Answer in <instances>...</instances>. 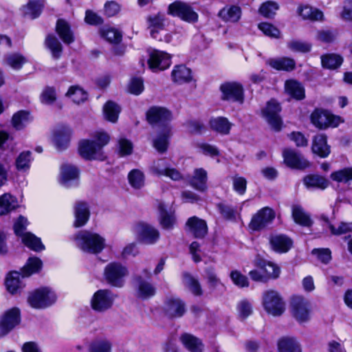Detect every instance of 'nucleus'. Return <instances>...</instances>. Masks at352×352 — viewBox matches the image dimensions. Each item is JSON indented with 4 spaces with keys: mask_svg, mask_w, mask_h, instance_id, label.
I'll use <instances>...</instances> for the list:
<instances>
[{
    "mask_svg": "<svg viewBox=\"0 0 352 352\" xmlns=\"http://www.w3.org/2000/svg\"><path fill=\"white\" fill-rule=\"evenodd\" d=\"M146 117L149 123L160 126L159 133L153 140V146L157 151L164 153L167 149L168 139L172 135V128L170 125L172 120L171 112L164 107H153L148 111Z\"/></svg>",
    "mask_w": 352,
    "mask_h": 352,
    "instance_id": "nucleus-1",
    "label": "nucleus"
},
{
    "mask_svg": "<svg viewBox=\"0 0 352 352\" xmlns=\"http://www.w3.org/2000/svg\"><path fill=\"white\" fill-rule=\"evenodd\" d=\"M42 267V261L37 257H31L22 269V274L18 272H12L8 274L5 280V285L8 292L12 294L20 292L25 287L23 278L28 277L34 273H37Z\"/></svg>",
    "mask_w": 352,
    "mask_h": 352,
    "instance_id": "nucleus-2",
    "label": "nucleus"
},
{
    "mask_svg": "<svg viewBox=\"0 0 352 352\" xmlns=\"http://www.w3.org/2000/svg\"><path fill=\"white\" fill-rule=\"evenodd\" d=\"M97 142L87 140H81L79 143L80 155L87 160H103L104 155L102 147L109 141V136L106 133H98L96 135Z\"/></svg>",
    "mask_w": 352,
    "mask_h": 352,
    "instance_id": "nucleus-3",
    "label": "nucleus"
},
{
    "mask_svg": "<svg viewBox=\"0 0 352 352\" xmlns=\"http://www.w3.org/2000/svg\"><path fill=\"white\" fill-rule=\"evenodd\" d=\"M75 241L79 249L89 254H98L105 247V239L102 236L88 230H82L76 234Z\"/></svg>",
    "mask_w": 352,
    "mask_h": 352,
    "instance_id": "nucleus-4",
    "label": "nucleus"
},
{
    "mask_svg": "<svg viewBox=\"0 0 352 352\" xmlns=\"http://www.w3.org/2000/svg\"><path fill=\"white\" fill-rule=\"evenodd\" d=\"M256 268L249 272L250 278L256 282L267 283L269 280L276 279L280 274V268L276 264L265 260H256Z\"/></svg>",
    "mask_w": 352,
    "mask_h": 352,
    "instance_id": "nucleus-5",
    "label": "nucleus"
},
{
    "mask_svg": "<svg viewBox=\"0 0 352 352\" xmlns=\"http://www.w3.org/2000/svg\"><path fill=\"white\" fill-rule=\"evenodd\" d=\"M127 267L120 262H111L104 269V279L112 287H122L129 276Z\"/></svg>",
    "mask_w": 352,
    "mask_h": 352,
    "instance_id": "nucleus-6",
    "label": "nucleus"
},
{
    "mask_svg": "<svg viewBox=\"0 0 352 352\" xmlns=\"http://www.w3.org/2000/svg\"><path fill=\"white\" fill-rule=\"evenodd\" d=\"M28 224V219L23 216H20L14 224V233L20 236L23 243L32 250L38 252L44 250L45 246L40 238L31 232H25Z\"/></svg>",
    "mask_w": 352,
    "mask_h": 352,
    "instance_id": "nucleus-7",
    "label": "nucleus"
},
{
    "mask_svg": "<svg viewBox=\"0 0 352 352\" xmlns=\"http://www.w3.org/2000/svg\"><path fill=\"white\" fill-rule=\"evenodd\" d=\"M290 312L299 324L307 323L311 317V303L302 296H294L290 303Z\"/></svg>",
    "mask_w": 352,
    "mask_h": 352,
    "instance_id": "nucleus-8",
    "label": "nucleus"
},
{
    "mask_svg": "<svg viewBox=\"0 0 352 352\" xmlns=\"http://www.w3.org/2000/svg\"><path fill=\"white\" fill-rule=\"evenodd\" d=\"M264 309L274 316H279L285 310V302L280 294L274 289L265 291L262 295Z\"/></svg>",
    "mask_w": 352,
    "mask_h": 352,
    "instance_id": "nucleus-9",
    "label": "nucleus"
},
{
    "mask_svg": "<svg viewBox=\"0 0 352 352\" xmlns=\"http://www.w3.org/2000/svg\"><path fill=\"white\" fill-rule=\"evenodd\" d=\"M56 298L57 296L52 289L42 287L30 293L28 302L33 308L45 309L54 304Z\"/></svg>",
    "mask_w": 352,
    "mask_h": 352,
    "instance_id": "nucleus-10",
    "label": "nucleus"
},
{
    "mask_svg": "<svg viewBox=\"0 0 352 352\" xmlns=\"http://www.w3.org/2000/svg\"><path fill=\"white\" fill-rule=\"evenodd\" d=\"M116 298L117 295L110 289H99L94 294L91 306L96 311L104 312L111 308Z\"/></svg>",
    "mask_w": 352,
    "mask_h": 352,
    "instance_id": "nucleus-11",
    "label": "nucleus"
},
{
    "mask_svg": "<svg viewBox=\"0 0 352 352\" xmlns=\"http://www.w3.org/2000/svg\"><path fill=\"white\" fill-rule=\"evenodd\" d=\"M168 13L188 23H195L198 20V14L189 4L182 1H175L170 4Z\"/></svg>",
    "mask_w": 352,
    "mask_h": 352,
    "instance_id": "nucleus-12",
    "label": "nucleus"
},
{
    "mask_svg": "<svg viewBox=\"0 0 352 352\" xmlns=\"http://www.w3.org/2000/svg\"><path fill=\"white\" fill-rule=\"evenodd\" d=\"M311 120L313 124L319 129L336 127L342 122L339 116L320 109H316L311 113Z\"/></svg>",
    "mask_w": 352,
    "mask_h": 352,
    "instance_id": "nucleus-13",
    "label": "nucleus"
},
{
    "mask_svg": "<svg viewBox=\"0 0 352 352\" xmlns=\"http://www.w3.org/2000/svg\"><path fill=\"white\" fill-rule=\"evenodd\" d=\"M280 107L274 100L269 101L266 107L263 109L262 114L271 128L278 131L281 129L282 120L279 116Z\"/></svg>",
    "mask_w": 352,
    "mask_h": 352,
    "instance_id": "nucleus-14",
    "label": "nucleus"
},
{
    "mask_svg": "<svg viewBox=\"0 0 352 352\" xmlns=\"http://www.w3.org/2000/svg\"><path fill=\"white\" fill-rule=\"evenodd\" d=\"M222 93V99L240 104L243 102V88L241 84L237 82H227L220 87Z\"/></svg>",
    "mask_w": 352,
    "mask_h": 352,
    "instance_id": "nucleus-15",
    "label": "nucleus"
},
{
    "mask_svg": "<svg viewBox=\"0 0 352 352\" xmlns=\"http://www.w3.org/2000/svg\"><path fill=\"white\" fill-rule=\"evenodd\" d=\"M21 321L20 310L13 307L6 311L0 318V336L8 334Z\"/></svg>",
    "mask_w": 352,
    "mask_h": 352,
    "instance_id": "nucleus-16",
    "label": "nucleus"
},
{
    "mask_svg": "<svg viewBox=\"0 0 352 352\" xmlns=\"http://www.w3.org/2000/svg\"><path fill=\"white\" fill-rule=\"evenodd\" d=\"M274 217L275 213L273 210L264 207L252 217L249 226L253 230H260L271 223Z\"/></svg>",
    "mask_w": 352,
    "mask_h": 352,
    "instance_id": "nucleus-17",
    "label": "nucleus"
},
{
    "mask_svg": "<svg viewBox=\"0 0 352 352\" xmlns=\"http://www.w3.org/2000/svg\"><path fill=\"white\" fill-rule=\"evenodd\" d=\"M148 63L153 72L164 70L171 63L170 56L163 51L153 50L150 54Z\"/></svg>",
    "mask_w": 352,
    "mask_h": 352,
    "instance_id": "nucleus-18",
    "label": "nucleus"
},
{
    "mask_svg": "<svg viewBox=\"0 0 352 352\" xmlns=\"http://www.w3.org/2000/svg\"><path fill=\"white\" fill-rule=\"evenodd\" d=\"M79 171L76 166L65 164L60 168L59 182L65 187L69 188L78 184Z\"/></svg>",
    "mask_w": 352,
    "mask_h": 352,
    "instance_id": "nucleus-19",
    "label": "nucleus"
},
{
    "mask_svg": "<svg viewBox=\"0 0 352 352\" xmlns=\"http://www.w3.org/2000/svg\"><path fill=\"white\" fill-rule=\"evenodd\" d=\"M283 157L285 164L292 168L304 169L309 166V162L294 150L285 149Z\"/></svg>",
    "mask_w": 352,
    "mask_h": 352,
    "instance_id": "nucleus-20",
    "label": "nucleus"
},
{
    "mask_svg": "<svg viewBox=\"0 0 352 352\" xmlns=\"http://www.w3.org/2000/svg\"><path fill=\"white\" fill-rule=\"evenodd\" d=\"M135 232L138 234L140 239L146 244L155 243L160 237L158 230L154 227L146 223L138 224L135 227Z\"/></svg>",
    "mask_w": 352,
    "mask_h": 352,
    "instance_id": "nucleus-21",
    "label": "nucleus"
},
{
    "mask_svg": "<svg viewBox=\"0 0 352 352\" xmlns=\"http://www.w3.org/2000/svg\"><path fill=\"white\" fill-rule=\"evenodd\" d=\"M186 226L188 230L196 238H203L208 232L206 222L195 216L188 219Z\"/></svg>",
    "mask_w": 352,
    "mask_h": 352,
    "instance_id": "nucleus-22",
    "label": "nucleus"
},
{
    "mask_svg": "<svg viewBox=\"0 0 352 352\" xmlns=\"http://www.w3.org/2000/svg\"><path fill=\"white\" fill-rule=\"evenodd\" d=\"M271 248L278 253H285L292 246L291 239L284 234L273 235L270 239Z\"/></svg>",
    "mask_w": 352,
    "mask_h": 352,
    "instance_id": "nucleus-23",
    "label": "nucleus"
},
{
    "mask_svg": "<svg viewBox=\"0 0 352 352\" xmlns=\"http://www.w3.org/2000/svg\"><path fill=\"white\" fill-rule=\"evenodd\" d=\"M241 9L235 5H226L218 13L219 17L225 22L236 23L241 16Z\"/></svg>",
    "mask_w": 352,
    "mask_h": 352,
    "instance_id": "nucleus-24",
    "label": "nucleus"
},
{
    "mask_svg": "<svg viewBox=\"0 0 352 352\" xmlns=\"http://www.w3.org/2000/svg\"><path fill=\"white\" fill-rule=\"evenodd\" d=\"M189 184L197 190L204 192L207 189V171L202 168H196L188 179Z\"/></svg>",
    "mask_w": 352,
    "mask_h": 352,
    "instance_id": "nucleus-25",
    "label": "nucleus"
},
{
    "mask_svg": "<svg viewBox=\"0 0 352 352\" xmlns=\"http://www.w3.org/2000/svg\"><path fill=\"white\" fill-rule=\"evenodd\" d=\"M186 311L185 304L179 298H170L167 300L165 312L170 318H178L184 315Z\"/></svg>",
    "mask_w": 352,
    "mask_h": 352,
    "instance_id": "nucleus-26",
    "label": "nucleus"
},
{
    "mask_svg": "<svg viewBox=\"0 0 352 352\" xmlns=\"http://www.w3.org/2000/svg\"><path fill=\"white\" fill-rule=\"evenodd\" d=\"M171 78L178 84L190 82L192 80L191 70L184 65H176L171 72Z\"/></svg>",
    "mask_w": 352,
    "mask_h": 352,
    "instance_id": "nucleus-27",
    "label": "nucleus"
},
{
    "mask_svg": "<svg viewBox=\"0 0 352 352\" xmlns=\"http://www.w3.org/2000/svg\"><path fill=\"white\" fill-rule=\"evenodd\" d=\"M34 158L30 151L21 152L15 159L14 165L16 169L21 173H27L31 167Z\"/></svg>",
    "mask_w": 352,
    "mask_h": 352,
    "instance_id": "nucleus-28",
    "label": "nucleus"
},
{
    "mask_svg": "<svg viewBox=\"0 0 352 352\" xmlns=\"http://www.w3.org/2000/svg\"><path fill=\"white\" fill-rule=\"evenodd\" d=\"M210 129L221 135H228L230 133L232 123L225 117L212 118L209 122Z\"/></svg>",
    "mask_w": 352,
    "mask_h": 352,
    "instance_id": "nucleus-29",
    "label": "nucleus"
},
{
    "mask_svg": "<svg viewBox=\"0 0 352 352\" xmlns=\"http://www.w3.org/2000/svg\"><path fill=\"white\" fill-rule=\"evenodd\" d=\"M56 31L65 44H70L74 42V34L71 30L69 23L66 21L58 19L56 23Z\"/></svg>",
    "mask_w": 352,
    "mask_h": 352,
    "instance_id": "nucleus-30",
    "label": "nucleus"
},
{
    "mask_svg": "<svg viewBox=\"0 0 352 352\" xmlns=\"http://www.w3.org/2000/svg\"><path fill=\"white\" fill-rule=\"evenodd\" d=\"M312 151L321 157H326L330 153V147L327 144V137L323 134L315 136L312 145Z\"/></svg>",
    "mask_w": 352,
    "mask_h": 352,
    "instance_id": "nucleus-31",
    "label": "nucleus"
},
{
    "mask_svg": "<svg viewBox=\"0 0 352 352\" xmlns=\"http://www.w3.org/2000/svg\"><path fill=\"white\" fill-rule=\"evenodd\" d=\"M19 206L17 199L10 193L0 196V215H5Z\"/></svg>",
    "mask_w": 352,
    "mask_h": 352,
    "instance_id": "nucleus-32",
    "label": "nucleus"
},
{
    "mask_svg": "<svg viewBox=\"0 0 352 352\" xmlns=\"http://www.w3.org/2000/svg\"><path fill=\"white\" fill-rule=\"evenodd\" d=\"M135 280L137 295L139 298L146 299L155 295V289L151 283L143 280L141 276H138Z\"/></svg>",
    "mask_w": 352,
    "mask_h": 352,
    "instance_id": "nucleus-33",
    "label": "nucleus"
},
{
    "mask_svg": "<svg viewBox=\"0 0 352 352\" xmlns=\"http://www.w3.org/2000/svg\"><path fill=\"white\" fill-rule=\"evenodd\" d=\"M75 227L84 226L89 219V210L87 204L83 202L77 203L75 206Z\"/></svg>",
    "mask_w": 352,
    "mask_h": 352,
    "instance_id": "nucleus-34",
    "label": "nucleus"
},
{
    "mask_svg": "<svg viewBox=\"0 0 352 352\" xmlns=\"http://www.w3.org/2000/svg\"><path fill=\"white\" fill-rule=\"evenodd\" d=\"M31 121L32 118L30 113L21 110L17 111L12 116L11 124L14 129L20 131L23 129Z\"/></svg>",
    "mask_w": 352,
    "mask_h": 352,
    "instance_id": "nucleus-35",
    "label": "nucleus"
},
{
    "mask_svg": "<svg viewBox=\"0 0 352 352\" xmlns=\"http://www.w3.org/2000/svg\"><path fill=\"white\" fill-rule=\"evenodd\" d=\"M267 64L277 70L292 71L294 69L295 61L289 58H270L267 60Z\"/></svg>",
    "mask_w": 352,
    "mask_h": 352,
    "instance_id": "nucleus-36",
    "label": "nucleus"
},
{
    "mask_svg": "<svg viewBox=\"0 0 352 352\" xmlns=\"http://www.w3.org/2000/svg\"><path fill=\"white\" fill-rule=\"evenodd\" d=\"M72 131L68 128L58 130L54 135V143L59 149H65L67 147L71 138Z\"/></svg>",
    "mask_w": 352,
    "mask_h": 352,
    "instance_id": "nucleus-37",
    "label": "nucleus"
},
{
    "mask_svg": "<svg viewBox=\"0 0 352 352\" xmlns=\"http://www.w3.org/2000/svg\"><path fill=\"white\" fill-rule=\"evenodd\" d=\"M304 184L307 188H318L324 190L329 186V182L318 175H309L304 177Z\"/></svg>",
    "mask_w": 352,
    "mask_h": 352,
    "instance_id": "nucleus-38",
    "label": "nucleus"
},
{
    "mask_svg": "<svg viewBox=\"0 0 352 352\" xmlns=\"http://www.w3.org/2000/svg\"><path fill=\"white\" fill-rule=\"evenodd\" d=\"M292 217L296 223L302 226L309 227L313 223L309 214L300 206L292 207Z\"/></svg>",
    "mask_w": 352,
    "mask_h": 352,
    "instance_id": "nucleus-39",
    "label": "nucleus"
},
{
    "mask_svg": "<svg viewBox=\"0 0 352 352\" xmlns=\"http://www.w3.org/2000/svg\"><path fill=\"white\" fill-rule=\"evenodd\" d=\"M148 22L151 36L154 38H157V34L160 31L163 30L165 25L164 16L158 14L149 16Z\"/></svg>",
    "mask_w": 352,
    "mask_h": 352,
    "instance_id": "nucleus-40",
    "label": "nucleus"
},
{
    "mask_svg": "<svg viewBox=\"0 0 352 352\" xmlns=\"http://www.w3.org/2000/svg\"><path fill=\"white\" fill-rule=\"evenodd\" d=\"M180 340L190 352H201L203 350L201 342L192 335L184 333L180 337Z\"/></svg>",
    "mask_w": 352,
    "mask_h": 352,
    "instance_id": "nucleus-41",
    "label": "nucleus"
},
{
    "mask_svg": "<svg viewBox=\"0 0 352 352\" xmlns=\"http://www.w3.org/2000/svg\"><path fill=\"white\" fill-rule=\"evenodd\" d=\"M286 92L297 100H301L305 98V90L302 86L297 81L289 80L285 84Z\"/></svg>",
    "mask_w": 352,
    "mask_h": 352,
    "instance_id": "nucleus-42",
    "label": "nucleus"
},
{
    "mask_svg": "<svg viewBox=\"0 0 352 352\" xmlns=\"http://www.w3.org/2000/svg\"><path fill=\"white\" fill-rule=\"evenodd\" d=\"M27 61V58L19 53L9 54L4 59L5 64L15 70L21 69Z\"/></svg>",
    "mask_w": 352,
    "mask_h": 352,
    "instance_id": "nucleus-43",
    "label": "nucleus"
},
{
    "mask_svg": "<svg viewBox=\"0 0 352 352\" xmlns=\"http://www.w3.org/2000/svg\"><path fill=\"white\" fill-rule=\"evenodd\" d=\"M111 342L105 338H100L93 340L89 346V352H111Z\"/></svg>",
    "mask_w": 352,
    "mask_h": 352,
    "instance_id": "nucleus-44",
    "label": "nucleus"
},
{
    "mask_svg": "<svg viewBox=\"0 0 352 352\" xmlns=\"http://www.w3.org/2000/svg\"><path fill=\"white\" fill-rule=\"evenodd\" d=\"M279 352H301L298 342L293 338H283L278 344Z\"/></svg>",
    "mask_w": 352,
    "mask_h": 352,
    "instance_id": "nucleus-45",
    "label": "nucleus"
},
{
    "mask_svg": "<svg viewBox=\"0 0 352 352\" xmlns=\"http://www.w3.org/2000/svg\"><path fill=\"white\" fill-rule=\"evenodd\" d=\"M103 113L107 120L116 122L120 113V107L112 101H108L103 107Z\"/></svg>",
    "mask_w": 352,
    "mask_h": 352,
    "instance_id": "nucleus-46",
    "label": "nucleus"
},
{
    "mask_svg": "<svg viewBox=\"0 0 352 352\" xmlns=\"http://www.w3.org/2000/svg\"><path fill=\"white\" fill-rule=\"evenodd\" d=\"M299 14L305 19L313 21L322 20L323 14L319 10L309 6H304L298 8Z\"/></svg>",
    "mask_w": 352,
    "mask_h": 352,
    "instance_id": "nucleus-47",
    "label": "nucleus"
},
{
    "mask_svg": "<svg viewBox=\"0 0 352 352\" xmlns=\"http://www.w3.org/2000/svg\"><path fill=\"white\" fill-rule=\"evenodd\" d=\"M128 179L130 185L135 189H140L144 186L145 176L139 169L131 170L128 174Z\"/></svg>",
    "mask_w": 352,
    "mask_h": 352,
    "instance_id": "nucleus-48",
    "label": "nucleus"
},
{
    "mask_svg": "<svg viewBox=\"0 0 352 352\" xmlns=\"http://www.w3.org/2000/svg\"><path fill=\"white\" fill-rule=\"evenodd\" d=\"M45 45L50 50L53 58H58L61 56L63 47L58 38L54 35H48L45 39Z\"/></svg>",
    "mask_w": 352,
    "mask_h": 352,
    "instance_id": "nucleus-49",
    "label": "nucleus"
},
{
    "mask_svg": "<svg viewBox=\"0 0 352 352\" xmlns=\"http://www.w3.org/2000/svg\"><path fill=\"white\" fill-rule=\"evenodd\" d=\"M343 58L342 56L334 54H326L321 56V63L323 67L334 69L338 68L342 63Z\"/></svg>",
    "mask_w": 352,
    "mask_h": 352,
    "instance_id": "nucleus-50",
    "label": "nucleus"
},
{
    "mask_svg": "<svg viewBox=\"0 0 352 352\" xmlns=\"http://www.w3.org/2000/svg\"><path fill=\"white\" fill-rule=\"evenodd\" d=\"M44 0H29L25 8V14L31 19L38 17L42 11Z\"/></svg>",
    "mask_w": 352,
    "mask_h": 352,
    "instance_id": "nucleus-51",
    "label": "nucleus"
},
{
    "mask_svg": "<svg viewBox=\"0 0 352 352\" xmlns=\"http://www.w3.org/2000/svg\"><path fill=\"white\" fill-rule=\"evenodd\" d=\"M331 179L338 183H349L352 181V167H347L331 174Z\"/></svg>",
    "mask_w": 352,
    "mask_h": 352,
    "instance_id": "nucleus-52",
    "label": "nucleus"
},
{
    "mask_svg": "<svg viewBox=\"0 0 352 352\" xmlns=\"http://www.w3.org/2000/svg\"><path fill=\"white\" fill-rule=\"evenodd\" d=\"M159 210L160 213V224L165 229H170L173 227L175 222L174 214L172 212H167L164 206L160 204L159 206Z\"/></svg>",
    "mask_w": 352,
    "mask_h": 352,
    "instance_id": "nucleus-53",
    "label": "nucleus"
},
{
    "mask_svg": "<svg viewBox=\"0 0 352 352\" xmlns=\"http://www.w3.org/2000/svg\"><path fill=\"white\" fill-rule=\"evenodd\" d=\"M67 96L69 97L74 102L78 104L84 102L87 98V94L78 86L71 87L67 93Z\"/></svg>",
    "mask_w": 352,
    "mask_h": 352,
    "instance_id": "nucleus-54",
    "label": "nucleus"
},
{
    "mask_svg": "<svg viewBox=\"0 0 352 352\" xmlns=\"http://www.w3.org/2000/svg\"><path fill=\"white\" fill-rule=\"evenodd\" d=\"M183 282L185 286L195 295H201L202 292L197 280L188 274L184 275Z\"/></svg>",
    "mask_w": 352,
    "mask_h": 352,
    "instance_id": "nucleus-55",
    "label": "nucleus"
},
{
    "mask_svg": "<svg viewBox=\"0 0 352 352\" xmlns=\"http://www.w3.org/2000/svg\"><path fill=\"white\" fill-rule=\"evenodd\" d=\"M101 35L111 43H118L120 41L122 35L120 32L111 27H105L101 30Z\"/></svg>",
    "mask_w": 352,
    "mask_h": 352,
    "instance_id": "nucleus-56",
    "label": "nucleus"
},
{
    "mask_svg": "<svg viewBox=\"0 0 352 352\" xmlns=\"http://www.w3.org/2000/svg\"><path fill=\"white\" fill-rule=\"evenodd\" d=\"M278 4L275 1H269L263 3L259 9V12L265 17H272L278 10Z\"/></svg>",
    "mask_w": 352,
    "mask_h": 352,
    "instance_id": "nucleus-57",
    "label": "nucleus"
},
{
    "mask_svg": "<svg viewBox=\"0 0 352 352\" xmlns=\"http://www.w3.org/2000/svg\"><path fill=\"white\" fill-rule=\"evenodd\" d=\"M230 278L232 283L239 287H248L249 280L246 276L241 274L239 271L234 270L230 272Z\"/></svg>",
    "mask_w": 352,
    "mask_h": 352,
    "instance_id": "nucleus-58",
    "label": "nucleus"
},
{
    "mask_svg": "<svg viewBox=\"0 0 352 352\" xmlns=\"http://www.w3.org/2000/svg\"><path fill=\"white\" fill-rule=\"evenodd\" d=\"M329 229L333 235H341L352 232V223L341 222L337 226L329 224Z\"/></svg>",
    "mask_w": 352,
    "mask_h": 352,
    "instance_id": "nucleus-59",
    "label": "nucleus"
},
{
    "mask_svg": "<svg viewBox=\"0 0 352 352\" xmlns=\"http://www.w3.org/2000/svg\"><path fill=\"white\" fill-rule=\"evenodd\" d=\"M259 30L266 36L271 38H278L280 32L278 28L268 23H261L258 25Z\"/></svg>",
    "mask_w": 352,
    "mask_h": 352,
    "instance_id": "nucleus-60",
    "label": "nucleus"
},
{
    "mask_svg": "<svg viewBox=\"0 0 352 352\" xmlns=\"http://www.w3.org/2000/svg\"><path fill=\"white\" fill-rule=\"evenodd\" d=\"M56 99L55 89L51 87H45L41 94V101L45 104H52Z\"/></svg>",
    "mask_w": 352,
    "mask_h": 352,
    "instance_id": "nucleus-61",
    "label": "nucleus"
},
{
    "mask_svg": "<svg viewBox=\"0 0 352 352\" xmlns=\"http://www.w3.org/2000/svg\"><path fill=\"white\" fill-rule=\"evenodd\" d=\"M200 153L205 155L214 157L219 155V149L214 145L208 143H200L197 145Z\"/></svg>",
    "mask_w": 352,
    "mask_h": 352,
    "instance_id": "nucleus-62",
    "label": "nucleus"
},
{
    "mask_svg": "<svg viewBox=\"0 0 352 352\" xmlns=\"http://www.w3.org/2000/svg\"><path fill=\"white\" fill-rule=\"evenodd\" d=\"M237 311L241 318H246L252 313V307L248 300H242L237 305Z\"/></svg>",
    "mask_w": 352,
    "mask_h": 352,
    "instance_id": "nucleus-63",
    "label": "nucleus"
},
{
    "mask_svg": "<svg viewBox=\"0 0 352 352\" xmlns=\"http://www.w3.org/2000/svg\"><path fill=\"white\" fill-rule=\"evenodd\" d=\"M233 188L239 195H243L246 191L247 180L245 178L236 175L232 179Z\"/></svg>",
    "mask_w": 352,
    "mask_h": 352,
    "instance_id": "nucleus-64",
    "label": "nucleus"
}]
</instances>
